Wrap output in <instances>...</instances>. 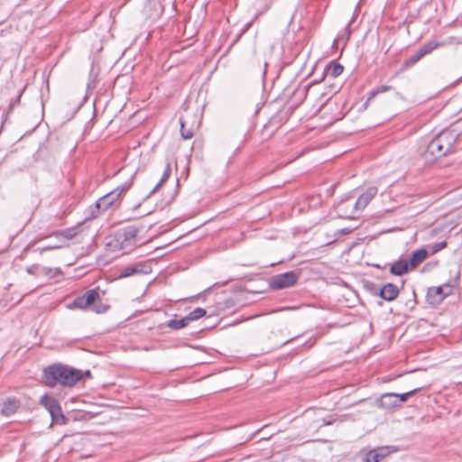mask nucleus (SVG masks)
<instances>
[{
	"label": "nucleus",
	"instance_id": "37",
	"mask_svg": "<svg viewBox=\"0 0 462 462\" xmlns=\"http://www.w3.org/2000/svg\"><path fill=\"white\" fill-rule=\"evenodd\" d=\"M132 179H134V176H131V179H130L129 180H132V181H133V180H132Z\"/></svg>",
	"mask_w": 462,
	"mask_h": 462
},
{
	"label": "nucleus",
	"instance_id": "36",
	"mask_svg": "<svg viewBox=\"0 0 462 462\" xmlns=\"http://www.w3.org/2000/svg\"><path fill=\"white\" fill-rule=\"evenodd\" d=\"M263 62H264V65H265V66H267V61H266V60H263Z\"/></svg>",
	"mask_w": 462,
	"mask_h": 462
},
{
	"label": "nucleus",
	"instance_id": "17",
	"mask_svg": "<svg viewBox=\"0 0 462 462\" xmlns=\"http://www.w3.org/2000/svg\"><path fill=\"white\" fill-rule=\"evenodd\" d=\"M429 254L424 248H420L412 252L409 262L411 268H415L420 265L427 257Z\"/></svg>",
	"mask_w": 462,
	"mask_h": 462
},
{
	"label": "nucleus",
	"instance_id": "24",
	"mask_svg": "<svg viewBox=\"0 0 462 462\" xmlns=\"http://www.w3.org/2000/svg\"><path fill=\"white\" fill-rule=\"evenodd\" d=\"M420 390V388H416V389H413V390L409 391V392L404 393H401V394L395 393L397 406L400 407L402 402H406L409 397L413 396Z\"/></svg>",
	"mask_w": 462,
	"mask_h": 462
},
{
	"label": "nucleus",
	"instance_id": "11",
	"mask_svg": "<svg viewBox=\"0 0 462 462\" xmlns=\"http://www.w3.org/2000/svg\"><path fill=\"white\" fill-rule=\"evenodd\" d=\"M377 193L376 187H369L366 190L362 193L358 199L354 202L353 208H357L358 211L363 210L369 204Z\"/></svg>",
	"mask_w": 462,
	"mask_h": 462
},
{
	"label": "nucleus",
	"instance_id": "21",
	"mask_svg": "<svg viewBox=\"0 0 462 462\" xmlns=\"http://www.w3.org/2000/svg\"><path fill=\"white\" fill-rule=\"evenodd\" d=\"M79 226H72V227H69V228L60 231L57 234V236H62L67 240H70V239H73L74 237H76L77 235L79 234Z\"/></svg>",
	"mask_w": 462,
	"mask_h": 462
},
{
	"label": "nucleus",
	"instance_id": "22",
	"mask_svg": "<svg viewBox=\"0 0 462 462\" xmlns=\"http://www.w3.org/2000/svg\"><path fill=\"white\" fill-rule=\"evenodd\" d=\"M423 58V55L419 51V50L411 57H409L407 60H405L402 63V69H408L414 64H416L418 61H420Z\"/></svg>",
	"mask_w": 462,
	"mask_h": 462
},
{
	"label": "nucleus",
	"instance_id": "30",
	"mask_svg": "<svg viewBox=\"0 0 462 462\" xmlns=\"http://www.w3.org/2000/svg\"><path fill=\"white\" fill-rule=\"evenodd\" d=\"M21 96H22V92L17 96V97L14 100H13L10 103L9 107H8L9 111H11L14 107V106H16L20 103Z\"/></svg>",
	"mask_w": 462,
	"mask_h": 462
},
{
	"label": "nucleus",
	"instance_id": "3",
	"mask_svg": "<svg viewBox=\"0 0 462 462\" xmlns=\"http://www.w3.org/2000/svg\"><path fill=\"white\" fill-rule=\"evenodd\" d=\"M139 232L140 229L134 226L123 227L116 232L106 245L113 251L129 253L138 245Z\"/></svg>",
	"mask_w": 462,
	"mask_h": 462
},
{
	"label": "nucleus",
	"instance_id": "26",
	"mask_svg": "<svg viewBox=\"0 0 462 462\" xmlns=\"http://www.w3.org/2000/svg\"><path fill=\"white\" fill-rule=\"evenodd\" d=\"M206 313H207V311L203 308L198 307V308L194 309L192 311H190L189 313V315H187V317L189 321L197 320V319L204 317L206 315Z\"/></svg>",
	"mask_w": 462,
	"mask_h": 462
},
{
	"label": "nucleus",
	"instance_id": "1",
	"mask_svg": "<svg viewBox=\"0 0 462 462\" xmlns=\"http://www.w3.org/2000/svg\"><path fill=\"white\" fill-rule=\"evenodd\" d=\"M458 134L455 131L446 129L431 139L421 155L426 162L431 163L436 160L446 156L453 151Z\"/></svg>",
	"mask_w": 462,
	"mask_h": 462
},
{
	"label": "nucleus",
	"instance_id": "4",
	"mask_svg": "<svg viewBox=\"0 0 462 462\" xmlns=\"http://www.w3.org/2000/svg\"><path fill=\"white\" fill-rule=\"evenodd\" d=\"M132 187V180H127L124 184L117 186L112 191L101 197L96 202V208H102V211L116 206L120 201L122 195Z\"/></svg>",
	"mask_w": 462,
	"mask_h": 462
},
{
	"label": "nucleus",
	"instance_id": "19",
	"mask_svg": "<svg viewBox=\"0 0 462 462\" xmlns=\"http://www.w3.org/2000/svg\"><path fill=\"white\" fill-rule=\"evenodd\" d=\"M171 174V164L168 161L166 162L165 169H164L163 174H162L160 181L155 185V187L150 192V195L156 192L160 189V187L170 178Z\"/></svg>",
	"mask_w": 462,
	"mask_h": 462
},
{
	"label": "nucleus",
	"instance_id": "14",
	"mask_svg": "<svg viewBox=\"0 0 462 462\" xmlns=\"http://www.w3.org/2000/svg\"><path fill=\"white\" fill-rule=\"evenodd\" d=\"M375 403L379 408L385 409V410L398 407L397 402H396L395 393H383L376 400Z\"/></svg>",
	"mask_w": 462,
	"mask_h": 462
},
{
	"label": "nucleus",
	"instance_id": "10",
	"mask_svg": "<svg viewBox=\"0 0 462 462\" xmlns=\"http://www.w3.org/2000/svg\"><path fill=\"white\" fill-rule=\"evenodd\" d=\"M354 203L349 199L341 200L336 209L338 216L342 218L355 219L356 213L358 212L357 208H353Z\"/></svg>",
	"mask_w": 462,
	"mask_h": 462
},
{
	"label": "nucleus",
	"instance_id": "32",
	"mask_svg": "<svg viewBox=\"0 0 462 462\" xmlns=\"http://www.w3.org/2000/svg\"><path fill=\"white\" fill-rule=\"evenodd\" d=\"M38 268H39L38 264H33L27 268V272L31 274H35Z\"/></svg>",
	"mask_w": 462,
	"mask_h": 462
},
{
	"label": "nucleus",
	"instance_id": "6",
	"mask_svg": "<svg viewBox=\"0 0 462 462\" xmlns=\"http://www.w3.org/2000/svg\"><path fill=\"white\" fill-rule=\"evenodd\" d=\"M299 274L294 271L275 274L271 277L269 285L273 290L290 288L296 284Z\"/></svg>",
	"mask_w": 462,
	"mask_h": 462
},
{
	"label": "nucleus",
	"instance_id": "20",
	"mask_svg": "<svg viewBox=\"0 0 462 462\" xmlns=\"http://www.w3.org/2000/svg\"><path fill=\"white\" fill-rule=\"evenodd\" d=\"M189 323V320L188 317H184L180 319H171L167 322V327H169L171 329L178 330L180 328H185Z\"/></svg>",
	"mask_w": 462,
	"mask_h": 462
},
{
	"label": "nucleus",
	"instance_id": "33",
	"mask_svg": "<svg viewBox=\"0 0 462 462\" xmlns=\"http://www.w3.org/2000/svg\"><path fill=\"white\" fill-rule=\"evenodd\" d=\"M56 248H59V246H56V245L51 246L50 245V246L40 248V249H38V251H39L40 254H42L45 251H49V250H52V249H56Z\"/></svg>",
	"mask_w": 462,
	"mask_h": 462
},
{
	"label": "nucleus",
	"instance_id": "13",
	"mask_svg": "<svg viewBox=\"0 0 462 462\" xmlns=\"http://www.w3.org/2000/svg\"><path fill=\"white\" fill-rule=\"evenodd\" d=\"M399 289L398 287L393 283H386L384 284L379 291V296L387 301H392L395 300L399 295Z\"/></svg>",
	"mask_w": 462,
	"mask_h": 462
},
{
	"label": "nucleus",
	"instance_id": "2",
	"mask_svg": "<svg viewBox=\"0 0 462 462\" xmlns=\"http://www.w3.org/2000/svg\"><path fill=\"white\" fill-rule=\"evenodd\" d=\"M83 378V371L64 365H53L44 370L45 383L49 386L58 383L71 387Z\"/></svg>",
	"mask_w": 462,
	"mask_h": 462
},
{
	"label": "nucleus",
	"instance_id": "29",
	"mask_svg": "<svg viewBox=\"0 0 462 462\" xmlns=\"http://www.w3.org/2000/svg\"><path fill=\"white\" fill-rule=\"evenodd\" d=\"M102 211V208H96V204L92 207H89L88 209V216L87 218H96L100 212Z\"/></svg>",
	"mask_w": 462,
	"mask_h": 462
},
{
	"label": "nucleus",
	"instance_id": "9",
	"mask_svg": "<svg viewBox=\"0 0 462 462\" xmlns=\"http://www.w3.org/2000/svg\"><path fill=\"white\" fill-rule=\"evenodd\" d=\"M150 273H152V266L149 263L138 262L120 269L118 278L124 279L136 274H148Z\"/></svg>",
	"mask_w": 462,
	"mask_h": 462
},
{
	"label": "nucleus",
	"instance_id": "8",
	"mask_svg": "<svg viewBox=\"0 0 462 462\" xmlns=\"http://www.w3.org/2000/svg\"><path fill=\"white\" fill-rule=\"evenodd\" d=\"M451 293L452 286H450L448 283L429 288L426 296L427 302L430 305H438Z\"/></svg>",
	"mask_w": 462,
	"mask_h": 462
},
{
	"label": "nucleus",
	"instance_id": "35",
	"mask_svg": "<svg viewBox=\"0 0 462 462\" xmlns=\"http://www.w3.org/2000/svg\"><path fill=\"white\" fill-rule=\"evenodd\" d=\"M349 26H350V23H348V24H347V27H346V34H347V36H346V40H347V39L349 38V36H350V29H349Z\"/></svg>",
	"mask_w": 462,
	"mask_h": 462
},
{
	"label": "nucleus",
	"instance_id": "31",
	"mask_svg": "<svg viewBox=\"0 0 462 462\" xmlns=\"http://www.w3.org/2000/svg\"><path fill=\"white\" fill-rule=\"evenodd\" d=\"M446 245H447L446 242H441V243L436 244L435 245V249L433 250V253H436L439 250H441V249L445 248Z\"/></svg>",
	"mask_w": 462,
	"mask_h": 462
},
{
	"label": "nucleus",
	"instance_id": "27",
	"mask_svg": "<svg viewBox=\"0 0 462 462\" xmlns=\"http://www.w3.org/2000/svg\"><path fill=\"white\" fill-rule=\"evenodd\" d=\"M393 88L392 86H381L379 88H377L376 89L373 90L370 97H368V99L365 101V103L364 104V106H366L368 102L374 98L376 95L380 94V93H383V92H386V91H389Z\"/></svg>",
	"mask_w": 462,
	"mask_h": 462
},
{
	"label": "nucleus",
	"instance_id": "5",
	"mask_svg": "<svg viewBox=\"0 0 462 462\" xmlns=\"http://www.w3.org/2000/svg\"><path fill=\"white\" fill-rule=\"evenodd\" d=\"M40 404L42 405L50 413L51 420L57 424H65L66 417L64 416L59 402L52 396L44 394L40 399Z\"/></svg>",
	"mask_w": 462,
	"mask_h": 462
},
{
	"label": "nucleus",
	"instance_id": "23",
	"mask_svg": "<svg viewBox=\"0 0 462 462\" xmlns=\"http://www.w3.org/2000/svg\"><path fill=\"white\" fill-rule=\"evenodd\" d=\"M68 309H79V310H88L85 302L84 295L78 296L74 299V300L69 303Z\"/></svg>",
	"mask_w": 462,
	"mask_h": 462
},
{
	"label": "nucleus",
	"instance_id": "15",
	"mask_svg": "<svg viewBox=\"0 0 462 462\" xmlns=\"http://www.w3.org/2000/svg\"><path fill=\"white\" fill-rule=\"evenodd\" d=\"M21 406V402L15 397H8L4 402L1 413L5 416L14 414Z\"/></svg>",
	"mask_w": 462,
	"mask_h": 462
},
{
	"label": "nucleus",
	"instance_id": "34",
	"mask_svg": "<svg viewBox=\"0 0 462 462\" xmlns=\"http://www.w3.org/2000/svg\"><path fill=\"white\" fill-rule=\"evenodd\" d=\"M84 376H87V377H90L91 376V373L89 370H87V371H83V377Z\"/></svg>",
	"mask_w": 462,
	"mask_h": 462
},
{
	"label": "nucleus",
	"instance_id": "18",
	"mask_svg": "<svg viewBox=\"0 0 462 462\" xmlns=\"http://www.w3.org/2000/svg\"><path fill=\"white\" fill-rule=\"evenodd\" d=\"M343 70L344 67L337 60H333L326 67L325 73L331 78H337L342 74Z\"/></svg>",
	"mask_w": 462,
	"mask_h": 462
},
{
	"label": "nucleus",
	"instance_id": "16",
	"mask_svg": "<svg viewBox=\"0 0 462 462\" xmlns=\"http://www.w3.org/2000/svg\"><path fill=\"white\" fill-rule=\"evenodd\" d=\"M410 263L405 259H399L390 267V273L393 275L402 276L409 272Z\"/></svg>",
	"mask_w": 462,
	"mask_h": 462
},
{
	"label": "nucleus",
	"instance_id": "7",
	"mask_svg": "<svg viewBox=\"0 0 462 462\" xmlns=\"http://www.w3.org/2000/svg\"><path fill=\"white\" fill-rule=\"evenodd\" d=\"M98 290V288L88 290L83 295L87 309L97 314H102L109 309V306L102 301Z\"/></svg>",
	"mask_w": 462,
	"mask_h": 462
},
{
	"label": "nucleus",
	"instance_id": "28",
	"mask_svg": "<svg viewBox=\"0 0 462 462\" xmlns=\"http://www.w3.org/2000/svg\"><path fill=\"white\" fill-rule=\"evenodd\" d=\"M180 134H181L182 138L185 140L191 139L194 135L193 131L191 129H186L185 123L183 122V120L181 118L180 119Z\"/></svg>",
	"mask_w": 462,
	"mask_h": 462
},
{
	"label": "nucleus",
	"instance_id": "25",
	"mask_svg": "<svg viewBox=\"0 0 462 462\" xmlns=\"http://www.w3.org/2000/svg\"><path fill=\"white\" fill-rule=\"evenodd\" d=\"M439 42H428L424 43L420 49L419 51L424 56L431 53L435 49L438 48Z\"/></svg>",
	"mask_w": 462,
	"mask_h": 462
},
{
	"label": "nucleus",
	"instance_id": "12",
	"mask_svg": "<svg viewBox=\"0 0 462 462\" xmlns=\"http://www.w3.org/2000/svg\"><path fill=\"white\" fill-rule=\"evenodd\" d=\"M390 454L388 447H380L365 453L361 462H380Z\"/></svg>",
	"mask_w": 462,
	"mask_h": 462
}]
</instances>
